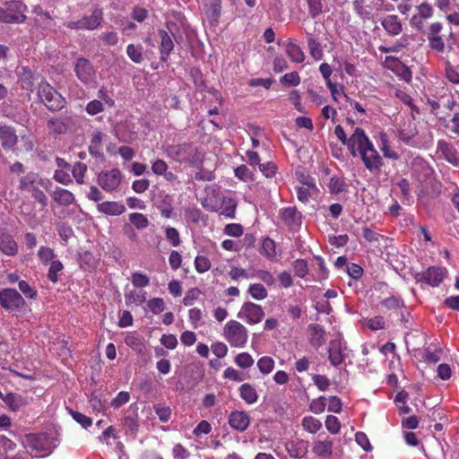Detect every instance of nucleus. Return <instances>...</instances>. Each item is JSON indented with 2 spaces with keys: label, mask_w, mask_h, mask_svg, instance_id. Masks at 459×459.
<instances>
[{
  "label": "nucleus",
  "mask_w": 459,
  "mask_h": 459,
  "mask_svg": "<svg viewBox=\"0 0 459 459\" xmlns=\"http://www.w3.org/2000/svg\"><path fill=\"white\" fill-rule=\"evenodd\" d=\"M37 95L39 100L51 111H57L65 108V99L46 80L39 82Z\"/></svg>",
  "instance_id": "1"
},
{
  "label": "nucleus",
  "mask_w": 459,
  "mask_h": 459,
  "mask_svg": "<svg viewBox=\"0 0 459 459\" xmlns=\"http://www.w3.org/2000/svg\"><path fill=\"white\" fill-rule=\"evenodd\" d=\"M224 339L232 347L241 348L247 342V329L236 320H230L223 327Z\"/></svg>",
  "instance_id": "2"
},
{
  "label": "nucleus",
  "mask_w": 459,
  "mask_h": 459,
  "mask_svg": "<svg viewBox=\"0 0 459 459\" xmlns=\"http://www.w3.org/2000/svg\"><path fill=\"white\" fill-rule=\"evenodd\" d=\"M166 152L169 158L179 163L195 162L198 159L196 148L191 143L169 145Z\"/></svg>",
  "instance_id": "3"
},
{
  "label": "nucleus",
  "mask_w": 459,
  "mask_h": 459,
  "mask_svg": "<svg viewBox=\"0 0 459 459\" xmlns=\"http://www.w3.org/2000/svg\"><path fill=\"white\" fill-rule=\"evenodd\" d=\"M26 6L19 1H11L4 8H0V22L22 23L26 20L24 11Z\"/></svg>",
  "instance_id": "4"
},
{
  "label": "nucleus",
  "mask_w": 459,
  "mask_h": 459,
  "mask_svg": "<svg viewBox=\"0 0 459 459\" xmlns=\"http://www.w3.org/2000/svg\"><path fill=\"white\" fill-rule=\"evenodd\" d=\"M446 270L438 266H430L427 270L414 274L417 283L437 287L444 280Z\"/></svg>",
  "instance_id": "5"
},
{
  "label": "nucleus",
  "mask_w": 459,
  "mask_h": 459,
  "mask_svg": "<svg viewBox=\"0 0 459 459\" xmlns=\"http://www.w3.org/2000/svg\"><path fill=\"white\" fill-rule=\"evenodd\" d=\"M0 305L7 311H17L25 305L22 296L15 290L11 288L0 290Z\"/></svg>",
  "instance_id": "6"
},
{
  "label": "nucleus",
  "mask_w": 459,
  "mask_h": 459,
  "mask_svg": "<svg viewBox=\"0 0 459 459\" xmlns=\"http://www.w3.org/2000/svg\"><path fill=\"white\" fill-rule=\"evenodd\" d=\"M264 316L263 307L250 301L245 302L238 313V317L249 325L260 323Z\"/></svg>",
  "instance_id": "7"
},
{
  "label": "nucleus",
  "mask_w": 459,
  "mask_h": 459,
  "mask_svg": "<svg viewBox=\"0 0 459 459\" xmlns=\"http://www.w3.org/2000/svg\"><path fill=\"white\" fill-rule=\"evenodd\" d=\"M97 183L107 192L116 191L121 184V171L117 169L101 171L98 175Z\"/></svg>",
  "instance_id": "8"
},
{
  "label": "nucleus",
  "mask_w": 459,
  "mask_h": 459,
  "mask_svg": "<svg viewBox=\"0 0 459 459\" xmlns=\"http://www.w3.org/2000/svg\"><path fill=\"white\" fill-rule=\"evenodd\" d=\"M371 143H372L366 135L364 130L359 127H356L347 141V148L349 149L351 154L353 157H356L358 153L364 151L365 148H367Z\"/></svg>",
  "instance_id": "9"
},
{
  "label": "nucleus",
  "mask_w": 459,
  "mask_h": 459,
  "mask_svg": "<svg viewBox=\"0 0 459 459\" xmlns=\"http://www.w3.org/2000/svg\"><path fill=\"white\" fill-rule=\"evenodd\" d=\"M74 72L82 83L89 85L95 82V70L88 59L77 58L74 63Z\"/></svg>",
  "instance_id": "10"
},
{
  "label": "nucleus",
  "mask_w": 459,
  "mask_h": 459,
  "mask_svg": "<svg viewBox=\"0 0 459 459\" xmlns=\"http://www.w3.org/2000/svg\"><path fill=\"white\" fill-rule=\"evenodd\" d=\"M358 154L361 157L365 167L370 172H378L383 166L382 158L375 149L373 143Z\"/></svg>",
  "instance_id": "11"
},
{
  "label": "nucleus",
  "mask_w": 459,
  "mask_h": 459,
  "mask_svg": "<svg viewBox=\"0 0 459 459\" xmlns=\"http://www.w3.org/2000/svg\"><path fill=\"white\" fill-rule=\"evenodd\" d=\"M0 251L9 256L18 253V244L13 237L2 228H0Z\"/></svg>",
  "instance_id": "12"
},
{
  "label": "nucleus",
  "mask_w": 459,
  "mask_h": 459,
  "mask_svg": "<svg viewBox=\"0 0 459 459\" xmlns=\"http://www.w3.org/2000/svg\"><path fill=\"white\" fill-rule=\"evenodd\" d=\"M230 426L240 432L245 431L250 424V418L245 411H236L229 416Z\"/></svg>",
  "instance_id": "13"
},
{
  "label": "nucleus",
  "mask_w": 459,
  "mask_h": 459,
  "mask_svg": "<svg viewBox=\"0 0 459 459\" xmlns=\"http://www.w3.org/2000/svg\"><path fill=\"white\" fill-rule=\"evenodd\" d=\"M333 439L326 437L325 439H316L313 442L312 452L318 457L326 458L333 455Z\"/></svg>",
  "instance_id": "14"
},
{
  "label": "nucleus",
  "mask_w": 459,
  "mask_h": 459,
  "mask_svg": "<svg viewBox=\"0 0 459 459\" xmlns=\"http://www.w3.org/2000/svg\"><path fill=\"white\" fill-rule=\"evenodd\" d=\"M286 450L289 455L294 459L305 457L308 450V443L305 440H297L286 443Z\"/></svg>",
  "instance_id": "15"
},
{
  "label": "nucleus",
  "mask_w": 459,
  "mask_h": 459,
  "mask_svg": "<svg viewBox=\"0 0 459 459\" xmlns=\"http://www.w3.org/2000/svg\"><path fill=\"white\" fill-rule=\"evenodd\" d=\"M328 359L333 367H338L343 361L342 342L340 340H332L328 348Z\"/></svg>",
  "instance_id": "16"
},
{
  "label": "nucleus",
  "mask_w": 459,
  "mask_h": 459,
  "mask_svg": "<svg viewBox=\"0 0 459 459\" xmlns=\"http://www.w3.org/2000/svg\"><path fill=\"white\" fill-rule=\"evenodd\" d=\"M381 25L386 33L391 36H396L403 30V24L398 16L394 14L385 16L382 20Z\"/></svg>",
  "instance_id": "17"
},
{
  "label": "nucleus",
  "mask_w": 459,
  "mask_h": 459,
  "mask_svg": "<svg viewBox=\"0 0 459 459\" xmlns=\"http://www.w3.org/2000/svg\"><path fill=\"white\" fill-rule=\"evenodd\" d=\"M47 128L50 134H63L68 128V117H55L47 122Z\"/></svg>",
  "instance_id": "18"
},
{
  "label": "nucleus",
  "mask_w": 459,
  "mask_h": 459,
  "mask_svg": "<svg viewBox=\"0 0 459 459\" xmlns=\"http://www.w3.org/2000/svg\"><path fill=\"white\" fill-rule=\"evenodd\" d=\"M0 141L1 144L4 149L13 148L18 141L15 130L8 126H3L0 127Z\"/></svg>",
  "instance_id": "19"
},
{
  "label": "nucleus",
  "mask_w": 459,
  "mask_h": 459,
  "mask_svg": "<svg viewBox=\"0 0 459 459\" xmlns=\"http://www.w3.org/2000/svg\"><path fill=\"white\" fill-rule=\"evenodd\" d=\"M97 209L101 213L112 216L120 215L126 211L125 205L117 202H103L98 204Z\"/></svg>",
  "instance_id": "20"
},
{
  "label": "nucleus",
  "mask_w": 459,
  "mask_h": 459,
  "mask_svg": "<svg viewBox=\"0 0 459 459\" xmlns=\"http://www.w3.org/2000/svg\"><path fill=\"white\" fill-rule=\"evenodd\" d=\"M159 36L160 38V58L161 60L166 61L174 48V43L166 30H160Z\"/></svg>",
  "instance_id": "21"
},
{
  "label": "nucleus",
  "mask_w": 459,
  "mask_h": 459,
  "mask_svg": "<svg viewBox=\"0 0 459 459\" xmlns=\"http://www.w3.org/2000/svg\"><path fill=\"white\" fill-rule=\"evenodd\" d=\"M310 333V342L314 347H320L325 342V332L319 325H310L308 326Z\"/></svg>",
  "instance_id": "22"
},
{
  "label": "nucleus",
  "mask_w": 459,
  "mask_h": 459,
  "mask_svg": "<svg viewBox=\"0 0 459 459\" xmlns=\"http://www.w3.org/2000/svg\"><path fill=\"white\" fill-rule=\"evenodd\" d=\"M286 55L294 63H302L305 60V54L299 45L290 39L285 48Z\"/></svg>",
  "instance_id": "23"
},
{
  "label": "nucleus",
  "mask_w": 459,
  "mask_h": 459,
  "mask_svg": "<svg viewBox=\"0 0 459 459\" xmlns=\"http://www.w3.org/2000/svg\"><path fill=\"white\" fill-rule=\"evenodd\" d=\"M102 21V12L96 9L90 16H85L81 19V28L85 30L96 29Z\"/></svg>",
  "instance_id": "24"
},
{
  "label": "nucleus",
  "mask_w": 459,
  "mask_h": 459,
  "mask_svg": "<svg viewBox=\"0 0 459 459\" xmlns=\"http://www.w3.org/2000/svg\"><path fill=\"white\" fill-rule=\"evenodd\" d=\"M432 169L425 162L415 163L413 166V176L420 182H426L432 176Z\"/></svg>",
  "instance_id": "25"
},
{
  "label": "nucleus",
  "mask_w": 459,
  "mask_h": 459,
  "mask_svg": "<svg viewBox=\"0 0 459 459\" xmlns=\"http://www.w3.org/2000/svg\"><path fill=\"white\" fill-rule=\"evenodd\" d=\"M281 217L288 226H297L301 223V214L295 207L283 209Z\"/></svg>",
  "instance_id": "26"
},
{
  "label": "nucleus",
  "mask_w": 459,
  "mask_h": 459,
  "mask_svg": "<svg viewBox=\"0 0 459 459\" xmlns=\"http://www.w3.org/2000/svg\"><path fill=\"white\" fill-rule=\"evenodd\" d=\"M52 196L55 202L63 206H68L75 200L74 194L64 188H56L53 192Z\"/></svg>",
  "instance_id": "27"
},
{
  "label": "nucleus",
  "mask_w": 459,
  "mask_h": 459,
  "mask_svg": "<svg viewBox=\"0 0 459 459\" xmlns=\"http://www.w3.org/2000/svg\"><path fill=\"white\" fill-rule=\"evenodd\" d=\"M437 149L448 162L454 165L459 164V157L457 156L455 150L449 143L444 141H439L437 143Z\"/></svg>",
  "instance_id": "28"
},
{
  "label": "nucleus",
  "mask_w": 459,
  "mask_h": 459,
  "mask_svg": "<svg viewBox=\"0 0 459 459\" xmlns=\"http://www.w3.org/2000/svg\"><path fill=\"white\" fill-rule=\"evenodd\" d=\"M30 444L33 449L39 452H45L46 455L50 453V448L48 446V439L44 435H33L30 438Z\"/></svg>",
  "instance_id": "29"
},
{
  "label": "nucleus",
  "mask_w": 459,
  "mask_h": 459,
  "mask_svg": "<svg viewBox=\"0 0 459 459\" xmlns=\"http://www.w3.org/2000/svg\"><path fill=\"white\" fill-rule=\"evenodd\" d=\"M240 397L248 404H253L257 402L258 394L254 386L250 384H243L239 387Z\"/></svg>",
  "instance_id": "30"
},
{
  "label": "nucleus",
  "mask_w": 459,
  "mask_h": 459,
  "mask_svg": "<svg viewBox=\"0 0 459 459\" xmlns=\"http://www.w3.org/2000/svg\"><path fill=\"white\" fill-rule=\"evenodd\" d=\"M4 402L13 411H19L26 404V401L22 395L13 393L6 394Z\"/></svg>",
  "instance_id": "31"
},
{
  "label": "nucleus",
  "mask_w": 459,
  "mask_h": 459,
  "mask_svg": "<svg viewBox=\"0 0 459 459\" xmlns=\"http://www.w3.org/2000/svg\"><path fill=\"white\" fill-rule=\"evenodd\" d=\"M88 170V167L85 163L82 162H75L73 166H71V173L72 178H74L77 184L82 185L85 183L84 177Z\"/></svg>",
  "instance_id": "32"
},
{
  "label": "nucleus",
  "mask_w": 459,
  "mask_h": 459,
  "mask_svg": "<svg viewBox=\"0 0 459 459\" xmlns=\"http://www.w3.org/2000/svg\"><path fill=\"white\" fill-rule=\"evenodd\" d=\"M418 15L411 18V23L416 25L421 22V19H429L433 15V8L428 3H422L418 7Z\"/></svg>",
  "instance_id": "33"
},
{
  "label": "nucleus",
  "mask_w": 459,
  "mask_h": 459,
  "mask_svg": "<svg viewBox=\"0 0 459 459\" xmlns=\"http://www.w3.org/2000/svg\"><path fill=\"white\" fill-rule=\"evenodd\" d=\"M126 54L131 61L135 64H141L144 60L142 45L129 44L126 48Z\"/></svg>",
  "instance_id": "34"
},
{
  "label": "nucleus",
  "mask_w": 459,
  "mask_h": 459,
  "mask_svg": "<svg viewBox=\"0 0 459 459\" xmlns=\"http://www.w3.org/2000/svg\"><path fill=\"white\" fill-rule=\"evenodd\" d=\"M247 292L255 300H263L268 295L267 290L261 283L250 284Z\"/></svg>",
  "instance_id": "35"
},
{
  "label": "nucleus",
  "mask_w": 459,
  "mask_h": 459,
  "mask_svg": "<svg viewBox=\"0 0 459 459\" xmlns=\"http://www.w3.org/2000/svg\"><path fill=\"white\" fill-rule=\"evenodd\" d=\"M36 80L37 78L30 69L23 68V73L21 76V85L22 89L32 91Z\"/></svg>",
  "instance_id": "36"
},
{
  "label": "nucleus",
  "mask_w": 459,
  "mask_h": 459,
  "mask_svg": "<svg viewBox=\"0 0 459 459\" xmlns=\"http://www.w3.org/2000/svg\"><path fill=\"white\" fill-rule=\"evenodd\" d=\"M80 264L84 270L90 271L97 266L98 260L91 252L85 251L80 255Z\"/></svg>",
  "instance_id": "37"
},
{
  "label": "nucleus",
  "mask_w": 459,
  "mask_h": 459,
  "mask_svg": "<svg viewBox=\"0 0 459 459\" xmlns=\"http://www.w3.org/2000/svg\"><path fill=\"white\" fill-rule=\"evenodd\" d=\"M307 47L310 55L315 60H320L323 57V50L320 44L309 34L307 36Z\"/></svg>",
  "instance_id": "38"
},
{
  "label": "nucleus",
  "mask_w": 459,
  "mask_h": 459,
  "mask_svg": "<svg viewBox=\"0 0 459 459\" xmlns=\"http://www.w3.org/2000/svg\"><path fill=\"white\" fill-rule=\"evenodd\" d=\"M237 208V203L230 198H224L222 202V208L221 214L226 218L233 219L235 217V212Z\"/></svg>",
  "instance_id": "39"
},
{
  "label": "nucleus",
  "mask_w": 459,
  "mask_h": 459,
  "mask_svg": "<svg viewBox=\"0 0 459 459\" xmlns=\"http://www.w3.org/2000/svg\"><path fill=\"white\" fill-rule=\"evenodd\" d=\"M146 299L145 291L131 290L126 294V301L127 304H135L137 306L143 304Z\"/></svg>",
  "instance_id": "40"
},
{
  "label": "nucleus",
  "mask_w": 459,
  "mask_h": 459,
  "mask_svg": "<svg viewBox=\"0 0 459 459\" xmlns=\"http://www.w3.org/2000/svg\"><path fill=\"white\" fill-rule=\"evenodd\" d=\"M295 188L298 199L304 204L307 203L311 195L318 191L317 187L310 188L308 186H297Z\"/></svg>",
  "instance_id": "41"
},
{
  "label": "nucleus",
  "mask_w": 459,
  "mask_h": 459,
  "mask_svg": "<svg viewBox=\"0 0 459 459\" xmlns=\"http://www.w3.org/2000/svg\"><path fill=\"white\" fill-rule=\"evenodd\" d=\"M257 367L262 374L267 375L273 371L274 360L269 356H264L258 359Z\"/></svg>",
  "instance_id": "42"
},
{
  "label": "nucleus",
  "mask_w": 459,
  "mask_h": 459,
  "mask_svg": "<svg viewBox=\"0 0 459 459\" xmlns=\"http://www.w3.org/2000/svg\"><path fill=\"white\" fill-rule=\"evenodd\" d=\"M302 426L307 431L316 433L321 429L322 424L317 419L312 416H307L302 420Z\"/></svg>",
  "instance_id": "43"
},
{
  "label": "nucleus",
  "mask_w": 459,
  "mask_h": 459,
  "mask_svg": "<svg viewBox=\"0 0 459 459\" xmlns=\"http://www.w3.org/2000/svg\"><path fill=\"white\" fill-rule=\"evenodd\" d=\"M130 221L137 228L138 230H143L148 227L149 221L147 217L139 212H134L129 215Z\"/></svg>",
  "instance_id": "44"
},
{
  "label": "nucleus",
  "mask_w": 459,
  "mask_h": 459,
  "mask_svg": "<svg viewBox=\"0 0 459 459\" xmlns=\"http://www.w3.org/2000/svg\"><path fill=\"white\" fill-rule=\"evenodd\" d=\"M292 269L296 276L304 278L308 273L307 263L304 259H297L292 263Z\"/></svg>",
  "instance_id": "45"
},
{
  "label": "nucleus",
  "mask_w": 459,
  "mask_h": 459,
  "mask_svg": "<svg viewBox=\"0 0 459 459\" xmlns=\"http://www.w3.org/2000/svg\"><path fill=\"white\" fill-rule=\"evenodd\" d=\"M254 359L247 352H242L235 357V363L241 368H248L254 365Z\"/></svg>",
  "instance_id": "46"
},
{
  "label": "nucleus",
  "mask_w": 459,
  "mask_h": 459,
  "mask_svg": "<svg viewBox=\"0 0 459 459\" xmlns=\"http://www.w3.org/2000/svg\"><path fill=\"white\" fill-rule=\"evenodd\" d=\"M159 208L160 209V213L164 218H170L173 211L172 197L166 195L160 202Z\"/></svg>",
  "instance_id": "47"
},
{
  "label": "nucleus",
  "mask_w": 459,
  "mask_h": 459,
  "mask_svg": "<svg viewBox=\"0 0 459 459\" xmlns=\"http://www.w3.org/2000/svg\"><path fill=\"white\" fill-rule=\"evenodd\" d=\"M102 142V134L100 132H95L91 140V144L89 146L90 153L92 155H99L100 153V148Z\"/></svg>",
  "instance_id": "48"
},
{
  "label": "nucleus",
  "mask_w": 459,
  "mask_h": 459,
  "mask_svg": "<svg viewBox=\"0 0 459 459\" xmlns=\"http://www.w3.org/2000/svg\"><path fill=\"white\" fill-rule=\"evenodd\" d=\"M53 178L56 182L65 186H68L73 182L70 169H56Z\"/></svg>",
  "instance_id": "49"
},
{
  "label": "nucleus",
  "mask_w": 459,
  "mask_h": 459,
  "mask_svg": "<svg viewBox=\"0 0 459 459\" xmlns=\"http://www.w3.org/2000/svg\"><path fill=\"white\" fill-rule=\"evenodd\" d=\"M123 425L126 429V434L132 436L133 437H135V436L138 432V427H139L137 420L132 417H126L124 419Z\"/></svg>",
  "instance_id": "50"
},
{
  "label": "nucleus",
  "mask_w": 459,
  "mask_h": 459,
  "mask_svg": "<svg viewBox=\"0 0 459 459\" xmlns=\"http://www.w3.org/2000/svg\"><path fill=\"white\" fill-rule=\"evenodd\" d=\"M328 187L332 194H339L344 190L345 181L342 178L332 177Z\"/></svg>",
  "instance_id": "51"
},
{
  "label": "nucleus",
  "mask_w": 459,
  "mask_h": 459,
  "mask_svg": "<svg viewBox=\"0 0 459 459\" xmlns=\"http://www.w3.org/2000/svg\"><path fill=\"white\" fill-rule=\"evenodd\" d=\"M63 264L59 260H53L48 269V277L52 282L58 281L57 273L63 270Z\"/></svg>",
  "instance_id": "52"
},
{
  "label": "nucleus",
  "mask_w": 459,
  "mask_h": 459,
  "mask_svg": "<svg viewBox=\"0 0 459 459\" xmlns=\"http://www.w3.org/2000/svg\"><path fill=\"white\" fill-rule=\"evenodd\" d=\"M381 143H382V144L380 146V149H381L384 156L386 158H389V159L398 160V158H399L398 153L389 146L385 134L381 135Z\"/></svg>",
  "instance_id": "53"
},
{
  "label": "nucleus",
  "mask_w": 459,
  "mask_h": 459,
  "mask_svg": "<svg viewBox=\"0 0 459 459\" xmlns=\"http://www.w3.org/2000/svg\"><path fill=\"white\" fill-rule=\"evenodd\" d=\"M38 256L44 264H47L53 261L55 254L52 248L42 246L39 249Z\"/></svg>",
  "instance_id": "54"
},
{
  "label": "nucleus",
  "mask_w": 459,
  "mask_h": 459,
  "mask_svg": "<svg viewBox=\"0 0 459 459\" xmlns=\"http://www.w3.org/2000/svg\"><path fill=\"white\" fill-rule=\"evenodd\" d=\"M130 394L128 392L121 391L117 394V395L110 402V405L115 408L118 409L124 404H126L127 402H129Z\"/></svg>",
  "instance_id": "55"
},
{
  "label": "nucleus",
  "mask_w": 459,
  "mask_h": 459,
  "mask_svg": "<svg viewBox=\"0 0 459 459\" xmlns=\"http://www.w3.org/2000/svg\"><path fill=\"white\" fill-rule=\"evenodd\" d=\"M166 238L170 242L173 247L180 245V237L177 229L173 227H167L165 230Z\"/></svg>",
  "instance_id": "56"
},
{
  "label": "nucleus",
  "mask_w": 459,
  "mask_h": 459,
  "mask_svg": "<svg viewBox=\"0 0 459 459\" xmlns=\"http://www.w3.org/2000/svg\"><path fill=\"white\" fill-rule=\"evenodd\" d=\"M429 46L431 49L443 53L446 48V44L441 36L439 37H428Z\"/></svg>",
  "instance_id": "57"
},
{
  "label": "nucleus",
  "mask_w": 459,
  "mask_h": 459,
  "mask_svg": "<svg viewBox=\"0 0 459 459\" xmlns=\"http://www.w3.org/2000/svg\"><path fill=\"white\" fill-rule=\"evenodd\" d=\"M195 266L198 273H203L207 272L210 269L211 262L206 256L198 255L195 257Z\"/></svg>",
  "instance_id": "58"
},
{
  "label": "nucleus",
  "mask_w": 459,
  "mask_h": 459,
  "mask_svg": "<svg viewBox=\"0 0 459 459\" xmlns=\"http://www.w3.org/2000/svg\"><path fill=\"white\" fill-rule=\"evenodd\" d=\"M325 427L332 434H337L340 431L341 424L337 417L329 415L325 420Z\"/></svg>",
  "instance_id": "59"
},
{
  "label": "nucleus",
  "mask_w": 459,
  "mask_h": 459,
  "mask_svg": "<svg viewBox=\"0 0 459 459\" xmlns=\"http://www.w3.org/2000/svg\"><path fill=\"white\" fill-rule=\"evenodd\" d=\"M35 181H36V175L33 173H30L21 178L20 188L22 190L32 191L34 189L32 186H33Z\"/></svg>",
  "instance_id": "60"
},
{
  "label": "nucleus",
  "mask_w": 459,
  "mask_h": 459,
  "mask_svg": "<svg viewBox=\"0 0 459 459\" xmlns=\"http://www.w3.org/2000/svg\"><path fill=\"white\" fill-rule=\"evenodd\" d=\"M281 82L288 86H298L300 83V77L297 72H291L284 74L281 78Z\"/></svg>",
  "instance_id": "61"
},
{
  "label": "nucleus",
  "mask_w": 459,
  "mask_h": 459,
  "mask_svg": "<svg viewBox=\"0 0 459 459\" xmlns=\"http://www.w3.org/2000/svg\"><path fill=\"white\" fill-rule=\"evenodd\" d=\"M132 283L137 288L146 287L150 283V279L146 274L134 273L132 274Z\"/></svg>",
  "instance_id": "62"
},
{
  "label": "nucleus",
  "mask_w": 459,
  "mask_h": 459,
  "mask_svg": "<svg viewBox=\"0 0 459 459\" xmlns=\"http://www.w3.org/2000/svg\"><path fill=\"white\" fill-rule=\"evenodd\" d=\"M381 304L387 309H397L403 306V301L396 296H391L385 299Z\"/></svg>",
  "instance_id": "63"
},
{
  "label": "nucleus",
  "mask_w": 459,
  "mask_h": 459,
  "mask_svg": "<svg viewBox=\"0 0 459 459\" xmlns=\"http://www.w3.org/2000/svg\"><path fill=\"white\" fill-rule=\"evenodd\" d=\"M263 251L264 255L269 257H274L276 255L275 243L273 239L266 238L263 240L262 244Z\"/></svg>",
  "instance_id": "64"
}]
</instances>
